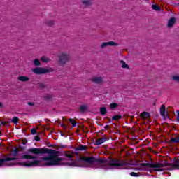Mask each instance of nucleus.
<instances>
[{
  "label": "nucleus",
  "mask_w": 179,
  "mask_h": 179,
  "mask_svg": "<svg viewBox=\"0 0 179 179\" xmlns=\"http://www.w3.org/2000/svg\"><path fill=\"white\" fill-rule=\"evenodd\" d=\"M131 164L127 160H120L116 159H99L92 157H81L78 162L72 163L71 166H78V167H94L96 169H105L106 170L112 167H122V166H128Z\"/></svg>",
  "instance_id": "1"
},
{
  "label": "nucleus",
  "mask_w": 179,
  "mask_h": 179,
  "mask_svg": "<svg viewBox=\"0 0 179 179\" xmlns=\"http://www.w3.org/2000/svg\"><path fill=\"white\" fill-rule=\"evenodd\" d=\"M28 152L29 153H32V155H44L48 153V155H50L48 157H44L41 158V160L43 163V166H65L68 164V163H65V160L66 159L64 157H58L55 155H58L59 152L48 148H29L28 149Z\"/></svg>",
  "instance_id": "2"
},
{
  "label": "nucleus",
  "mask_w": 179,
  "mask_h": 179,
  "mask_svg": "<svg viewBox=\"0 0 179 179\" xmlns=\"http://www.w3.org/2000/svg\"><path fill=\"white\" fill-rule=\"evenodd\" d=\"M163 167H168V170H179V159H175L173 163L159 162V171H163Z\"/></svg>",
  "instance_id": "3"
},
{
  "label": "nucleus",
  "mask_w": 179,
  "mask_h": 179,
  "mask_svg": "<svg viewBox=\"0 0 179 179\" xmlns=\"http://www.w3.org/2000/svg\"><path fill=\"white\" fill-rule=\"evenodd\" d=\"M54 69L52 68H44V67H36L32 69V72L36 75H41L43 73H48L50 72H53Z\"/></svg>",
  "instance_id": "4"
},
{
  "label": "nucleus",
  "mask_w": 179,
  "mask_h": 179,
  "mask_svg": "<svg viewBox=\"0 0 179 179\" xmlns=\"http://www.w3.org/2000/svg\"><path fill=\"white\" fill-rule=\"evenodd\" d=\"M69 55L66 52H62L59 57V65H65L69 61Z\"/></svg>",
  "instance_id": "5"
},
{
  "label": "nucleus",
  "mask_w": 179,
  "mask_h": 179,
  "mask_svg": "<svg viewBox=\"0 0 179 179\" xmlns=\"http://www.w3.org/2000/svg\"><path fill=\"white\" fill-rule=\"evenodd\" d=\"M118 43L114 41L104 42L100 45V48L103 49L106 48V47H117Z\"/></svg>",
  "instance_id": "6"
},
{
  "label": "nucleus",
  "mask_w": 179,
  "mask_h": 179,
  "mask_svg": "<svg viewBox=\"0 0 179 179\" xmlns=\"http://www.w3.org/2000/svg\"><path fill=\"white\" fill-rule=\"evenodd\" d=\"M37 157L36 156H33L31 155L27 154V153H24L22 155V159H25L27 160H33L34 159H36Z\"/></svg>",
  "instance_id": "7"
},
{
  "label": "nucleus",
  "mask_w": 179,
  "mask_h": 179,
  "mask_svg": "<svg viewBox=\"0 0 179 179\" xmlns=\"http://www.w3.org/2000/svg\"><path fill=\"white\" fill-rule=\"evenodd\" d=\"M106 141H107V138L106 137L98 138L95 140L94 145H96V146H99V145H102V143H104Z\"/></svg>",
  "instance_id": "8"
},
{
  "label": "nucleus",
  "mask_w": 179,
  "mask_h": 179,
  "mask_svg": "<svg viewBox=\"0 0 179 179\" xmlns=\"http://www.w3.org/2000/svg\"><path fill=\"white\" fill-rule=\"evenodd\" d=\"M40 164V161L38 160H34V162H26L24 166H27L28 167H30L31 166H38V164Z\"/></svg>",
  "instance_id": "9"
},
{
  "label": "nucleus",
  "mask_w": 179,
  "mask_h": 179,
  "mask_svg": "<svg viewBox=\"0 0 179 179\" xmlns=\"http://www.w3.org/2000/svg\"><path fill=\"white\" fill-rule=\"evenodd\" d=\"M16 158L12 157H5L4 159H0V167L5 163V162H12V160H15Z\"/></svg>",
  "instance_id": "10"
},
{
  "label": "nucleus",
  "mask_w": 179,
  "mask_h": 179,
  "mask_svg": "<svg viewBox=\"0 0 179 179\" xmlns=\"http://www.w3.org/2000/svg\"><path fill=\"white\" fill-rule=\"evenodd\" d=\"M92 82H94V83H103V78L101 77H94L92 78Z\"/></svg>",
  "instance_id": "11"
},
{
  "label": "nucleus",
  "mask_w": 179,
  "mask_h": 179,
  "mask_svg": "<svg viewBox=\"0 0 179 179\" xmlns=\"http://www.w3.org/2000/svg\"><path fill=\"white\" fill-rule=\"evenodd\" d=\"M160 114L162 117H167V114H166V106L164 105L161 106Z\"/></svg>",
  "instance_id": "12"
},
{
  "label": "nucleus",
  "mask_w": 179,
  "mask_h": 179,
  "mask_svg": "<svg viewBox=\"0 0 179 179\" xmlns=\"http://www.w3.org/2000/svg\"><path fill=\"white\" fill-rule=\"evenodd\" d=\"M176 23V19L174 17H171L169 21H168V27H173L174 26V24Z\"/></svg>",
  "instance_id": "13"
},
{
  "label": "nucleus",
  "mask_w": 179,
  "mask_h": 179,
  "mask_svg": "<svg viewBox=\"0 0 179 179\" xmlns=\"http://www.w3.org/2000/svg\"><path fill=\"white\" fill-rule=\"evenodd\" d=\"M140 116L143 120H146V118H149V117H150V115L148 112H143L141 113Z\"/></svg>",
  "instance_id": "14"
},
{
  "label": "nucleus",
  "mask_w": 179,
  "mask_h": 179,
  "mask_svg": "<svg viewBox=\"0 0 179 179\" xmlns=\"http://www.w3.org/2000/svg\"><path fill=\"white\" fill-rule=\"evenodd\" d=\"M18 80H20V82H27L29 80V78L24 76H21L18 77Z\"/></svg>",
  "instance_id": "15"
},
{
  "label": "nucleus",
  "mask_w": 179,
  "mask_h": 179,
  "mask_svg": "<svg viewBox=\"0 0 179 179\" xmlns=\"http://www.w3.org/2000/svg\"><path fill=\"white\" fill-rule=\"evenodd\" d=\"M171 80H173V82H178L179 83V75L175 74L171 77Z\"/></svg>",
  "instance_id": "16"
},
{
  "label": "nucleus",
  "mask_w": 179,
  "mask_h": 179,
  "mask_svg": "<svg viewBox=\"0 0 179 179\" xmlns=\"http://www.w3.org/2000/svg\"><path fill=\"white\" fill-rule=\"evenodd\" d=\"M83 4L85 6H90L92 5V0H83Z\"/></svg>",
  "instance_id": "17"
},
{
  "label": "nucleus",
  "mask_w": 179,
  "mask_h": 179,
  "mask_svg": "<svg viewBox=\"0 0 179 179\" xmlns=\"http://www.w3.org/2000/svg\"><path fill=\"white\" fill-rule=\"evenodd\" d=\"M87 147L86 145H80V146L76 148V150H86Z\"/></svg>",
  "instance_id": "18"
},
{
  "label": "nucleus",
  "mask_w": 179,
  "mask_h": 179,
  "mask_svg": "<svg viewBox=\"0 0 179 179\" xmlns=\"http://www.w3.org/2000/svg\"><path fill=\"white\" fill-rule=\"evenodd\" d=\"M64 156L69 159H72V157H73V154H72L71 152H64Z\"/></svg>",
  "instance_id": "19"
},
{
  "label": "nucleus",
  "mask_w": 179,
  "mask_h": 179,
  "mask_svg": "<svg viewBox=\"0 0 179 179\" xmlns=\"http://www.w3.org/2000/svg\"><path fill=\"white\" fill-rule=\"evenodd\" d=\"M122 118V116L121 115H115L112 117V120L113 121H118V120H121Z\"/></svg>",
  "instance_id": "20"
},
{
  "label": "nucleus",
  "mask_w": 179,
  "mask_h": 179,
  "mask_svg": "<svg viewBox=\"0 0 179 179\" xmlns=\"http://www.w3.org/2000/svg\"><path fill=\"white\" fill-rule=\"evenodd\" d=\"M120 65L122 66V68H129V66H128V64H127V63H125V62L123 60L120 61Z\"/></svg>",
  "instance_id": "21"
},
{
  "label": "nucleus",
  "mask_w": 179,
  "mask_h": 179,
  "mask_svg": "<svg viewBox=\"0 0 179 179\" xmlns=\"http://www.w3.org/2000/svg\"><path fill=\"white\" fill-rule=\"evenodd\" d=\"M80 110L82 113H85V111H86V110H87V106L86 105H83L80 107Z\"/></svg>",
  "instance_id": "22"
},
{
  "label": "nucleus",
  "mask_w": 179,
  "mask_h": 179,
  "mask_svg": "<svg viewBox=\"0 0 179 179\" xmlns=\"http://www.w3.org/2000/svg\"><path fill=\"white\" fill-rule=\"evenodd\" d=\"M100 112L102 115H104V114L107 113V108H106L105 107L101 108Z\"/></svg>",
  "instance_id": "23"
},
{
  "label": "nucleus",
  "mask_w": 179,
  "mask_h": 179,
  "mask_svg": "<svg viewBox=\"0 0 179 179\" xmlns=\"http://www.w3.org/2000/svg\"><path fill=\"white\" fill-rule=\"evenodd\" d=\"M171 141L174 143H178L179 137L172 138H171Z\"/></svg>",
  "instance_id": "24"
},
{
  "label": "nucleus",
  "mask_w": 179,
  "mask_h": 179,
  "mask_svg": "<svg viewBox=\"0 0 179 179\" xmlns=\"http://www.w3.org/2000/svg\"><path fill=\"white\" fill-rule=\"evenodd\" d=\"M41 61H42V62H49L50 59H48V57H42L41 58Z\"/></svg>",
  "instance_id": "25"
},
{
  "label": "nucleus",
  "mask_w": 179,
  "mask_h": 179,
  "mask_svg": "<svg viewBox=\"0 0 179 179\" xmlns=\"http://www.w3.org/2000/svg\"><path fill=\"white\" fill-rule=\"evenodd\" d=\"M117 107H118V104L114 103H111L110 105V108H111V110H114V108H117Z\"/></svg>",
  "instance_id": "26"
},
{
  "label": "nucleus",
  "mask_w": 179,
  "mask_h": 179,
  "mask_svg": "<svg viewBox=\"0 0 179 179\" xmlns=\"http://www.w3.org/2000/svg\"><path fill=\"white\" fill-rule=\"evenodd\" d=\"M34 64L36 66H38L41 65V63H40V61L38 59H35L34 60Z\"/></svg>",
  "instance_id": "27"
},
{
  "label": "nucleus",
  "mask_w": 179,
  "mask_h": 179,
  "mask_svg": "<svg viewBox=\"0 0 179 179\" xmlns=\"http://www.w3.org/2000/svg\"><path fill=\"white\" fill-rule=\"evenodd\" d=\"M152 8L154 9V10H160V7L157 5H152Z\"/></svg>",
  "instance_id": "28"
},
{
  "label": "nucleus",
  "mask_w": 179,
  "mask_h": 179,
  "mask_svg": "<svg viewBox=\"0 0 179 179\" xmlns=\"http://www.w3.org/2000/svg\"><path fill=\"white\" fill-rule=\"evenodd\" d=\"M12 122H13V124H17V122H19V117H13Z\"/></svg>",
  "instance_id": "29"
},
{
  "label": "nucleus",
  "mask_w": 179,
  "mask_h": 179,
  "mask_svg": "<svg viewBox=\"0 0 179 179\" xmlns=\"http://www.w3.org/2000/svg\"><path fill=\"white\" fill-rule=\"evenodd\" d=\"M130 176H131V177H139V173H135V172H131L130 173Z\"/></svg>",
  "instance_id": "30"
},
{
  "label": "nucleus",
  "mask_w": 179,
  "mask_h": 179,
  "mask_svg": "<svg viewBox=\"0 0 179 179\" xmlns=\"http://www.w3.org/2000/svg\"><path fill=\"white\" fill-rule=\"evenodd\" d=\"M69 121H70L71 124L73 125V127H76V122H75L74 120L69 119Z\"/></svg>",
  "instance_id": "31"
},
{
  "label": "nucleus",
  "mask_w": 179,
  "mask_h": 179,
  "mask_svg": "<svg viewBox=\"0 0 179 179\" xmlns=\"http://www.w3.org/2000/svg\"><path fill=\"white\" fill-rule=\"evenodd\" d=\"M36 133H37V131L36 130V129H32L31 130V134L32 135H36Z\"/></svg>",
  "instance_id": "32"
},
{
  "label": "nucleus",
  "mask_w": 179,
  "mask_h": 179,
  "mask_svg": "<svg viewBox=\"0 0 179 179\" xmlns=\"http://www.w3.org/2000/svg\"><path fill=\"white\" fill-rule=\"evenodd\" d=\"M48 26H52L54 24V21H49L47 22Z\"/></svg>",
  "instance_id": "33"
},
{
  "label": "nucleus",
  "mask_w": 179,
  "mask_h": 179,
  "mask_svg": "<svg viewBox=\"0 0 179 179\" xmlns=\"http://www.w3.org/2000/svg\"><path fill=\"white\" fill-rule=\"evenodd\" d=\"M176 114L178 115V116L176 117V120L177 121H179V110L176 111Z\"/></svg>",
  "instance_id": "34"
},
{
  "label": "nucleus",
  "mask_w": 179,
  "mask_h": 179,
  "mask_svg": "<svg viewBox=\"0 0 179 179\" xmlns=\"http://www.w3.org/2000/svg\"><path fill=\"white\" fill-rule=\"evenodd\" d=\"M28 105H29V106H34V103H33V102H29V103H28Z\"/></svg>",
  "instance_id": "35"
},
{
  "label": "nucleus",
  "mask_w": 179,
  "mask_h": 179,
  "mask_svg": "<svg viewBox=\"0 0 179 179\" xmlns=\"http://www.w3.org/2000/svg\"><path fill=\"white\" fill-rule=\"evenodd\" d=\"M35 140L37 141H40V137L38 136L35 137Z\"/></svg>",
  "instance_id": "36"
},
{
  "label": "nucleus",
  "mask_w": 179,
  "mask_h": 179,
  "mask_svg": "<svg viewBox=\"0 0 179 179\" xmlns=\"http://www.w3.org/2000/svg\"><path fill=\"white\" fill-rule=\"evenodd\" d=\"M0 107H2V103L0 102Z\"/></svg>",
  "instance_id": "37"
},
{
  "label": "nucleus",
  "mask_w": 179,
  "mask_h": 179,
  "mask_svg": "<svg viewBox=\"0 0 179 179\" xmlns=\"http://www.w3.org/2000/svg\"><path fill=\"white\" fill-rule=\"evenodd\" d=\"M138 170H143V169H139Z\"/></svg>",
  "instance_id": "38"
},
{
  "label": "nucleus",
  "mask_w": 179,
  "mask_h": 179,
  "mask_svg": "<svg viewBox=\"0 0 179 179\" xmlns=\"http://www.w3.org/2000/svg\"><path fill=\"white\" fill-rule=\"evenodd\" d=\"M0 135H1V131H0Z\"/></svg>",
  "instance_id": "39"
}]
</instances>
